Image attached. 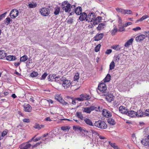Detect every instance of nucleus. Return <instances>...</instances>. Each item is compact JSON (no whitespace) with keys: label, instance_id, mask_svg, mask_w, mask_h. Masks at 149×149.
Returning <instances> with one entry per match:
<instances>
[{"label":"nucleus","instance_id":"f257e3e1","mask_svg":"<svg viewBox=\"0 0 149 149\" xmlns=\"http://www.w3.org/2000/svg\"><path fill=\"white\" fill-rule=\"evenodd\" d=\"M94 125L97 127L102 129H106L107 127V125L103 121L99 120L96 121L94 123Z\"/></svg>","mask_w":149,"mask_h":149},{"label":"nucleus","instance_id":"f03ea898","mask_svg":"<svg viewBox=\"0 0 149 149\" xmlns=\"http://www.w3.org/2000/svg\"><path fill=\"white\" fill-rule=\"evenodd\" d=\"M61 8L63 10L65 11L66 13L70 11V4L68 1H64L61 4Z\"/></svg>","mask_w":149,"mask_h":149},{"label":"nucleus","instance_id":"7ed1b4c3","mask_svg":"<svg viewBox=\"0 0 149 149\" xmlns=\"http://www.w3.org/2000/svg\"><path fill=\"white\" fill-rule=\"evenodd\" d=\"M61 81H62L61 84L65 88H68L71 85L70 81L66 79V78L64 77L61 78Z\"/></svg>","mask_w":149,"mask_h":149},{"label":"nucleus","instance_id":"20e7f679","mask_svg":"<svg viewBox=\"0 0 149 149\" xmlns=\"http://www.w3.org/2000/svg\"><path fill=\"white\" fill-rule=\"evenodd\" d=\"M95 16V14L94 13H90L87 15L86 21L89 22H92L94 20Z\"/></svg>","mask_w":149,"mask_h":149},{"label":"nucleus","instance_id":"39448f33","mask_svg":"<svg viewBox=\"0 0 149 149\" xmlns=\"http://www.w3.org/2000/svg\"><path fill=\"white\" fill-rule=\"evenodd\" d=\"M98 89L101 92L105 93V91L107 89V86L104 83H102L99 84L98 87Z\"/></svg>","mask_w":149,"mask_h":149},{"label":"nucleus","instance_id":"423d86ee","mask_svg":"<svg viewBox=\"0 0 149 149\" xmlns=\"http://www.w3.org/2000/svg\"><path fill=\"white\" fill-rule=\"evenodd\" d=\"M40 12L43 16H47L50 13V11L48 8H43L40 10Z\"/></svg>","mask_w":149,"mask_h":149},{"label":"nucleus","instance_id":"0eeeda50","mask_svg":"<svg viewBox=\"0 0 149 149\" xmlns=\"http://www.w3.org/2000/svg\"><path fill=\"white\" fill-rule=\"evenodd\" d=\"M18 11L16 9L12 10L10 12V16L12 18H15L18 15Z\"/></svg>","mask_w":149,"mask_h":149},{"label":"nucleus","instance_id":"6e6552de","mask_svg":"<svg viewBox=\"0 0 149 149\" xmlns=\"http://www.w3.org/2000/svg\"><path fill=\"white\" fill-rule=\"evenodd\" d=\"M31 146V144L27 142L21 144L19 146V148L20 149H29Z\"/></svg>","mask_w":149,"mask_h":149},{"label":"nucleus","instance_id":"1a4fd4ad","mask_svg":"<svg viewBox=\"0 0 149 149\" xmlns=\"http://www.w3.org/2000/svg\"><path fill=\"white\" fill-rule=\"evenodd\" d=\"M121 56V55L120 54H118L115 55L114 57L113 60L116 63L118 64L119 61H120L121 62L122 61V60Z\"/></svg>","mask_w":149,"mask_h":149},{"label":"nucleus","instance_id":"9d476101","mask_svg":"<svg viewBox=\"0 0 149 149\" xmlns=\"http://www.w3.org/2000/svg\"><path fill=\"white\" fill-rule=\"evenodd\" d=\"M102 113L104 116L107 118L111 117V114L110 112L107 110L104 109L102 111Z\"/></svg>","mask_w":149,"mask_h":149},{"label":"nucleus","instance_id":"9b49d317","mask_svg":"<svg viewBox=\"0 0 149 149\" xmlns=\"http://www.w3.org/2000/svg\"><path fill=\"white\" fill-rule=\"evenodd\" d=\"M119 111L122 113L127 115L128 111L126 109L125 107L123 106H120L119 108Z\"/></svg>","mask_w":149,"mask_h":149},{"label":"nucleus","instance_id":"f8f14e48","mask_svg":"<svg viewBox=\"0 0 149 149\" xmlns=\"http://www.w3.org/2000/svg\"><path fill=\"white\" fill-rule=\"evenodd\" d=\"M145 38V35L141 34L136 37L135 40L137 42L141 41H143Z\"/></svg>","mask_w":149,"mask_h":149},{"label":"nucleus","instance_id":"ddd939ff","mask_svg":"<svg viewBox=\"0 0 149 149\" xmlns=\"http://www.w3.org/2000/svg\"><path fill=\"white\" fill-rule=\"evenodd\" d=\"M94 109V106H91L89 107H85L84 109L83 112L90 113Z\"/></svg>","mask_w":149,"mask_h":149},{"label":"nucleus","instance_id":"4468645a","mask_svg":"<svg viewBox=\"0 0 149 149\" xmlns=\"http://www.w3.org/2000/svg\"><path fill=\"white\" fill-rule=\"evenodd\" d=\"M80 15L79 19L80 21H83L85 19L86 20L87 15L85 13H81Z\"/></svg>","mask_w":149,"mask_h":149},{"label":"nucleus","instance_id":"2eb2a0df","mask_svg":"<svg viewBox=\"0 0 149 149\" xmlns=\"http://www.w3.org/2000/svg\"><path fill=\"white\" fill-rule=\"evenodd\" d=\"M137 113L133 110H130L128 112L127 115H128L130 117H133L137 115Z\"/></svg>","mask_w":149,"mask_h":149},{"label":"nucleus","instance_id":"dca6fc26","mask_svg":"<svg viewBox=\"0 0 149 149\" xmlns=\"http://www.w3.org/2000/svg\"><path fill=\"white\" fill-rule=\"evenodd\" d=\"M104 95L106 96V98L109 101H111L113 99V96L111 94L107 93L104 94Z\"/></svg>","mask_w":149,"mask_h":149},{"label":"nucleus","instance_id":"f3484780","mask_svg":"<svg viewBox=\"0 0 149 149\" xmlns=\"http://www.w3.org/2000/svg\"><path fill=\"white\" fill-rule=\"evenodd\" d=\"M104 36V34L103 33H101L98 34L94 38V40L95 41H98L101 40Z\"/></svg>","mask_w":149,"mask_h":149},{"label":"nucleus","instance_id":"a211bd4d","mask_svg":"<svg viewBox=\"0 0 149 149\" xmlns=\"http://www.w3.org/2000/svg\"><path fill=\"white\" fill-rule=\"evenodd\" d=\"M74 11L76 15H79L82 13V8L81 7L78 6L75 9Z\"/></svg>","mask_w":149,"mask_h":149},{"label":"nucleus","instance_id":"6ab92c4d","mask_svg":"<svg viewBox=\"0 0 149 149\" xmlns=\"http://www.w3.org/2000/svg\"><path fill=\"white\" fill-rule=\"evenodd\" d=\"M84 120L86 123L87 125L91 126H94L93 123L90 119L85 118Z\"/></svg>","mask_w":149,"mask_h":149},{"label":"nucleus","instance_id":"aec40b11","mask_svg":"<svg viewBox=\"0 0 149 149\" xmlns=\"http://www.w3.org/2000/svg\"><path fill=\"white\" fill-rule=\"evenodd\" d=\"M106 24L104 23H102L99 24L98 27H97V29L99 31H101L106 26Z\"/></svg>","mask_w":149,"mask_h":149},{"label":"nucleus","instance_id":"412c9836","mask_svg":"<svg viewBox=\"0 0 149 149\" xmlns=\"http://www.w3.org/2000/svg\"><path fill=\"white\" fill-rule=\"evenodd\" d=\"M32 107L29 104L24 106V110L26 112H30L31 111Z\"/></svg>","mask_w":149,"mask_h":149},{"label":"nucleus","instance_id":"4be33fe9","mask_svg":"<svg viewBox=\"0 0 149 149\" xmlns=\"http://www.w3.org/2000/svg\"><path fill=\"white\" fill-rule=\"evenodd\" d=\"M133 40L134 39L133 38H131L127 40L125 44V47H128L129 45L132 44Z\"/></svg>","mask_w":149,"mask_h":149},{"label":"nucleus","instance_id":"5701e85b","mask_svg":"<svg viewBox=\"0 0 149 149\" xmlns=\"http://www.w3.org/2000/svg\"><path fill=\"white\" fill-rule=\"evenodd\" d=\"M141 143L145 146L149 145V140L148 139H145L141 141Z\"/></svg>","mask_w":149,"mask_h":149},{"label":"nucleus","instance_id":"b1692460","mask_svg":"<svg viewBox=\"0 0 149 149\" xmlns=\"http://www.w3.org/2000/svg\"><path fill=\"white\" fill-rule=\"evenodd\" d=\"M145 116H149V109L146 110L145 112H142L141 114L138 115L139 117H144Z\"/></svg>","mask_w":149,"mask_h":149},{"label":"nucleus","instance_id":"393cba45","mask_svg":"<svg viewBox=\"0 0 149 149\" xmlns=\"http://www.w3.org/2000/svg\"><path fill=\"white\" fill-rule=\"evenodd\" d=\"M16 59L15 56L10 55L6 57V59L7 60L9 61H12L15 60Z\"/></svg>","mask_w":149,"mask_h":149},{"label":"nucleus","instance_id":"a878e982","mask_svg":"<svg viewBox=\"0 0 149 149\" xmlns=\"http://www.w3.org/2000/svg\"><path fill=\"white\" fill-rule=\"evenodd\" d=\"M48 134L47 133L46 134H45L43 136H42V138H41V139L42 140V143H46L47 141H48V139L47 138H44V137H46L47 135H48Z\"/></svg>","mask_w":149,"mask_h":149},{"label":"nucleus","instance_id":"bb28decb","mask_svg":"<svg viewBox=\"0 0 149 149\" xmlns=\"http://www.w3.org/2000/svg\"><path fill=\"white\" fill-rule=\"evenodd\" d=\"M81 96L82 97L83 100H88L90 99V96L87 94H81Z\"/></svg>","mask_w":149,"mask_h":149},{"label":"nucleus","instance_id":"cd10ccee","mask_svg":"<svg viewBox=\"0 0 149 149\" xmlns=\"http://www.w3.org/2000/svg\"><path fill=\"white\" fill-rule=\"evenodd\" d=\"M60 11V8L58 6H56L54 8V14L55 15H58Z\"/></svg>","mask_w":149,"mask_h":149},{"label":"nucleus","instance_id":"c85d7f7f","mask_svg":"<svg viewBox=\"0 0 149 149\" xmlns=\"http://www.w3.org/2000/svg\"><path fill=\"white\" fill-rule=\"evenodd\" d=\"M76 116L81 120H84L83 116L81 112H77L76 113Z\"/></svg>","mask_w":149,"mask_h":149},{"label":"nucleus","instance_id":"c756f323","mask_svg":"<svg viewBox=\"0 0 149 149\" xmlns=\"http://www.w3.org/2000/svg\"><path fill=\"white\" fill-rule=\"evenodd\" d=\"M28 59L27 56L26 55H24L20 58V61L21 62H25Z\"/></svg>","mask_w":149,"mask_h":149},{"label":"nucleus","instance_id":"7c9ffc66","mask_svg":"<svg viewBox=\"0 0 149 149\" xmlns=\"http://www.w3.org/2000/svg\"><path fill=\"white\" fill-rule=\"evenodd\" d=\"M108 123L110 124H111L112 125H114L116 122L114 120L111 118H109L108 119L107 121Z\"/></svg>","mask_w":149,"mask_h":149},{"label":"nucleus","instance_id":"2f4dec72","mask_svg":"<svg viewBox=\"0 0 149 149\" xmlns=\"http://www.w3.org/2000/svg\"><path fill=\"white\" fill-rule=\"evenodd\" d=\"M111 79V76L109 74H107V76L104 79V82H107L109 81Z\"/></svg>","mask_w":149,"mask_h":149},{"label":"nucleus","instance_id":"473e14b6","mask_svg":"<svg viewBox=\"0 0 149 149\" xmlns=\"http://www.w3.org/2000/svg\"><path fill=\"white\" fill-rule=\"evenodd\" d=\"M7 54L4 52L0 51V59H3L6 56Z\"/></svg>","mask_w":149,"mask_h":149},{"label":"nucleus","instance_id":"72a5a7b5","mask_svg":"<svg viewBox=\"0 0 149 149\" xmlns=\"http://www.w3.org/2000/svg\"><path fill=\"white\" fill-rule=\"evenodd\" d=\"M148 17V16L147 15H143L141 18L137 20L136 21V23H138L139 21H142L143 20L145 19L146 18H147Z\"/></svg>","mask_w":149,"mask_h":149},{"label":"nucleus","instance_id":"f704fd0d","mask_svg":"<svg viewBox=\"0 0 149 149\" xmlns=\"http://www.w3.org/2000/svg\"><path fill=\"white\" fill-rule=\"evenodd\" d=\"M118 30L116 26H115L113 29L110 31L111 34L112 35H114L117 32Z\"/></svg>","mask_w":149,"mask_h":149},{"label":"nucleus","instance_id":"c9c22d12","mask_svg":"<svg viewBox=\"0 0 149 149\" xmlns=\"http://www.w3.org/2000/svg\"><path fill=\"white\" fill-rule=\"evenodd\" d=\"M37 6V3L33 2L29 4L28 6L30 8H33L36 7Z\"/></svg>","mask_w":149,"mask_h":149},{"label":"nucleus","instance_id":"e433bc0d","mask_svg":"<svg viewBox=\"0 0 149 149\" xmlns=\"http://www.w3.org/2000/svg\"><path fill=\"white\" fill-rule=\"evenodd\" d=\"M123 14H131L132 13V11L130 10L123 9Z\"/></svg>","mask_w":149,"mask_h":149},{"label":"nucleus","instance_id":"4c0bfd02","mask_svg":"<svg viewBox=\"0 0 149 149\" xmlns=\"http://www.w3.org/2000/svg\"><path fill=\"white\" fill-rule=\"evenodd\" d=\"M36 135L33 138H32L31 139V141H29V142H30L31 141L33 140V141L36 142L38 141L40 139H41V138H42V137H40L38 138H37L36 139H34V138L36 137Z\"/></svg>","mask_w":149,"mask_h":149},{"label":"nucleus","instance_id":"58836bf2","mask_svg":"<svg viewBox=\"0 0 149 149\" xmlns=\"http://www.w3.org/2000/svg\"><path fill=\"white\" fill-rule=\"evenodd\" d=\"M115 63L114 61H112L110 63L109 65V70H111L114 68L115 67Z\"/></svg>","mask_w":149,"mask_h":149},{"label":"nucleus","instance_id":"ea45409f","mask_svg":"<svg viewBox=\"0 0 149 149\" xmlns=\"http://www.w3.org/2000/svg\"><path fill=\"white\" fill-rule=\"evenodd\" d=\"M109 144L111 145V146L113 148L115 149H118V147L116 145V144L114 143H111V142L109 141Z\"/></svg>","mask_w":149,"mask_h":149},{"label":"nucleus","instance_id":"a19ab883","mask_svg":"<svg viewBox=\"0 0 149 149\" xmlns=\"http://www.w3.org/2000/svg\"><path fill=\"white\" fill-rule=\"evenodd\" d=\"M12 21V20L9 17H8L5 19L4 21L5 23L7 24V25H8L10 24V22Z\"/></svg>","mask_w":149,"mask_h":149},{"label":"nucleus","instance_id":"79ce46f5","mask_svg":"<svg viewBox=\"0 0 149 149\" xmlns=\"http://www.w3.org/2000/svg\"><path fill=\"white\" fill-rule=\"evenodd\" d=\"M54 81L56 82L57 83L61 84V78H60L58 77H57L56 78H55V79L54 80Z\"/></svg>","mask_w":149,"mask_h":149},{"label":"nucleus","instance_id":"37998d69","mask_svg":"<svg viewBox=\"0 0 149 149\" xmlns=\"http://www.w3.org/2000/svg\"><path fill=\"white\" fill-rule=\"evenodd\" d=\"M73 20L72 18L69 17L66 20V22L68 24H71L73 22Z\"/></svg>","mask_w":149,"mask_h":149},{"label":"nucleus","instance_id":"c03bdc74","mask_svg":"<svg viewBox=\"0 0 149 149\" xmlns=\"http://www.w3.org/2000/svg\"><path fill=\"white\" fill-rule=\"evenodd\" d=\"M101 46V45L100 44H99L97 45L95 49V51L96 52L99 51Z\"/></svg>","mask_w":149,"mask_h":149},{"label":"nucleus","instance_id":"a18cd8bd","mask_svg":"<svg viewBox=\"0 0 149 149\" xmlns=\"http://www.w3.org/2000/svg\"><path fill=\"white\" fill-rule=\"evenodd\" d=\"M55 98L56 100L58 101L59 102L61 101V100L62 99L61 97L58 95H56L55 96Z\"/></svg>","mask_w":149,"mask_h":149},{"label":"nucleus","instance_id":"49530a36","mask_svg":"<svg viewBox=\"0 0 149 149\" xmlns=\"http://www.w3.org/2000/svg\"><path fill=\"white\" fill-rule=\"evenodd\" d=\"M38 75V74L37 72L33 71L31 73L30 75L32 77H37Z\"/></svg>","mask_w":149,"mask_h":149},{"label":"nucleus","instance_id":"de8ad7c7","mask_svg":"<svg viewBox=\"0 0 149 149\" xmlns=\"http://www.w3.org/2000/svg\"><path fill=\"white\" fill-rule=\"evenodd\" d=\"M79 74L78 73H77L75 74L74 77V81H77L79 79Z\"/></svg>","mask_w":149,"mask_h":149},{"label":"nucleus","instance_id":"09e8293b","mask_svg":"<svg viewBox=\"0 0 149 149\" xmlns=\"http://www.w3.org/2000/svg\"><path fill=\"white\" fill-rule=\"evenodd\" d=\"M61 129L63 131L64 130H66V131H68L69 128L68 127V126H62L61 127Z\"/></svg>","mask_w":149,"mask_h":149},{"label":"nucleus","instance_id":"8fccbe9b","mask_svg":"<svg viewBox=\"0 0 149 149\" xmlns=\"http://www.w3.org/2000/svg\"><path fill=\"white\" fill-rule=\"evenodd\" d=\"M119 29L118 30V31L121 32L123 31H124V30H125L124 27H125V26L124 25L122 27V26L120 27L119 25Z\"/></svg>","mask_w":149,"mask_h":149},{"label":"nucleus","instance_id":"3c124183","mask_svg":"<svg viewBox=\"0 0 149 149\" xmlns=\"http://www.w3.org/2000/svg\"><path fill=\"white\" fill-rule=\"evenodd\" d=\"M102 17L100 16H98L95 19L97 22H100L101 21Z\"/></svg>","mask_w":149,"mask_h":149},{"label":"nucleus","instance_id":"603ef678","mask_svg":"<svg viewBox=\"0 0 149 149\" xmlns=\"http://www.w3.org/2000/svg\"><path fill=\"white\" fill-rule=\"evenodd\" d=\"M47 75V74L46 73H44L42 75L41 77L40 78L41 80H43L46 77Z\"/></svg>","mask_w":149,"mask_h":149},{"label":"nucleus","instance_id":"864d4df0","mask_svg":"<svg viewBox=\"0 0 149 149\" xmlns=\"http://www.w3.org/2000/svg\"><path fill=\"white\" fill-rule=\"evenodd\" d=\"M119 47V45H116L115 46H112L111 47V48L116 50H118L120 49V47Z\"/></svg>","mask_w":149,"mask_h":149},{"label":"nucleus","instance_id":"5fc2aeb1","mask_svg":"<svg viewBox=\"0 0 149 149\" xmlns=\"http://www.w3.org/2000/svg\"><path fill=\"white\" fill-rule=\"evenodd\" d=\"M8 132V131L7 130H6L3 132L1 134V136L2 137H4L7 134Z\"/></svg>","mask_w":149,"mask_h":149},{"label":"nucleus","instance_id":"6e6d98bb","mask_svg":"<svg viewBox=\"0 0 149 149\" xmlns=\"http://www.w3.org/2000/svg\"><path fill=\"white\" fill-rule=\"evenodd\" d=\"M61 101L60 102L62 104L64 105H66L68 104V103L65 101L63 99L61 100Z\"/></svg>","mask_w":149,"mask_h":149},{"label":"nucleus","instance_id":"4d7b16f0","mask_svg":"<svg viewBox=\"0 0 149 149\" xmlns=\"http://www.w3.org/2000/svg\"><path fill=\"white\" fill-rule=\"evenodd\" d=\"M116 9L117 12H120L123 14V9L119 8H116Z\"/></svg>","mask_w":149,"mask_h":149},{"label":"nucleus","instance_id":"13d9d810","mask_svg":"<svg viewBox=\"0 0 149 149\" xmlns=\"http://www.w3.org/2000/svg\"><path fill=\"white\" fill-rule=\"evenodd\" d=\"M34 127L36 129H37L39 130L41 129L42 127H40V125L38 124H36L34 126Z\"/></svg>","mask_w":149,"mask_h":149},{"label":"nucleus","instance_id":"bf43d9fd","mask_svg":"<svg viewBox=\"0 0 149 149\" xmlns=\"http://www.w3.org/2000/svg\"><path fill=\"white\" fill-rule=\"evenodd\" d=\"M7 12L0 15V21H1L3 18L5 17V15L6 14Z\"/></svg>","mask_w":149,"mask_h":149},{"label":"nucleus","instance_id":"052dcab7","mask_svg":"<svg viewBox=\"0 0 149 149\" xmlns=\"http://www.w3.org/2000/svg\"><path fill=\"white\" fill-rule=\"evenodd\" d=\"M132 30L135 31H138L140 30H141V28L139 27H137L136 28H133Z\"/></svg>","mask_w":149,"mask_h":149},{"label":"nucleus","instance_id":"680f3d73","mask_svg":"<svg viewBox=\"0 0 149 149\" xmlns=\"http://www.w3.org/2000/svg\"><path fill=\"white\" fill-rule=\"evenodd\" d=\"M76 99L77 101H83L82 98L81 96L80 95V97L77 98H76Z\"/></svg>","mask_w":149,"mask_h":149},{"label":"nucleus","instance_id":"e2e57ef3","mask_svg":"<svg viewBox=\"0 0 149 149\" xmlns=\"http://www.w3.org/2000/svg\"><path fill=\"white\" fill-rule=\"evenodd\" d=\"M23 121L24 122L26 123H28L30 122V119L29 118H25V119H24L23 120Z\"/></svg>","mask_w":149,"mask_h":149},{"label":"nucleus","instance_id":"0e129e2a","mask_svg":"<svg viewBox=\"0 0 149 149\" xmlns=\"http://www.w3.org/2000/svg\"><path fill=\"white\" fill-rule=\"evenodd\" d=\"M41 143H42V142H38L36 144L34 145H33L32 146V148H34L35 147H37V146H39Z\"/></svg>","mask_w":149,"mask_h":149},{"label":"nucleus","instance_id":"69168bd1","mask_svg":"<svg viewBox=\"0 0 149 149\" xmlns=\"http://www.w3.org/2000/svg\"><path fill=\"white\" fill-rule=\"evenodd\" d=\"M112 52V50L111 49H109L107 50L105 53L107 54H110Z\"/></svg>","mask_w":149,"mask_h":149},{"label":"nucleus","instance_id":"338daca9","mask_svg":"<svg viewBox=\"0 0 149 149\" xmlns=\"http://www.w3.org/2000/svg\"><path fill=\"white\" fill-rule=\"evenodd\" d=\"M132 24V23L131 22H127V23L125 24L124 25L125 27H126L127 26H128V25H130Z\"/></svg>","mask_w":149,"mask_h":149},{"label":"nucleus","instance_id":"774afa93","mask_svg":"<svg viewBox=\"0 0 149 149\" xmlns=\"http://www.w3.org/2000/svg\"><path fill=\"white\" fill-rule=\"evenodd\" d=\"M144 33L146 36V37L149 36V31H145Z\"/></svg>","mask_w":149,"mask_h":149}]
</instances>
